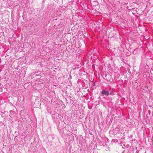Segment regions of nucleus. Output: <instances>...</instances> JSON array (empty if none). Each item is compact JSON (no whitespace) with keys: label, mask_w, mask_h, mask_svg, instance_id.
Returning <instances> with one entry per match:
<instances>
[{"label":"nucleus","mask_w":153,"mask_h":153,"mask_svg":"<svg viewBox=\"0 0 153 153\" xmlns=\"http://www.w3.org/2000/svg\"><path fill=\"white\" fill-rule=\"evenodd\" d=\"M101 94L108 96L109 95V93L107 91L105 90H103L101 92Z\"/></svg>","instance_id":"f257e3e1"},{"label":"nucleus","mask_w":153,"mask_h":153,"mask_svg":"<svg viewBox=\"0 0 153 153\" xmlns=\"http://www.w3.org/2000/svg\"><path fill=\"white\" fill-rule=\"evenodd\" d=\"M10 112L11 114H14V111H13L11 110L10 111Z\"/></svg>","instance_id":"f03ea898"},{"label":"nucleus","mask_w":153,"mask_h":153,"mask_svg":"<svg viewBox=\"0 0 153 153\" xmlns=\"http://www.w3.org/2000/svg\"><path fill=\"white\" fill-rule=\"evenodd\" d=\"M110 94L112 95H114V92L113 91L111 92L110 93Z\"/></svg>","instance_id":"7ed1b4c3"}]
</instances>
